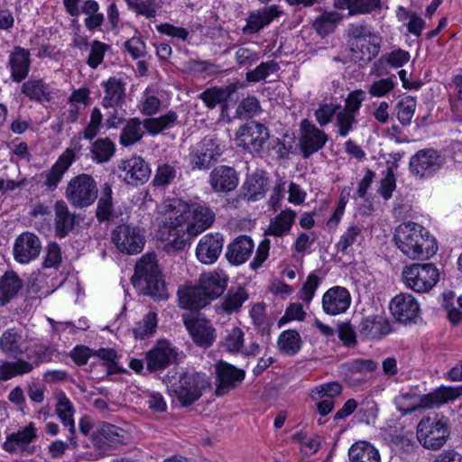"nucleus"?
Here are the masks:
<instances>
[{"label":"nucleus","instance_id":"nucleus-17","mask_svg":"<svg viewBox=\"0 0 462 462\" xmlns=\"http://www.w3.org/2000/svg\"><path fill=\"white\" fill-rule=\"evenodd\" d=\"M389 307L393 316L402 323L414 321L420 312L418 301L410 293L396 295L392 299Z\"/></svg>","mask_w":462,"mask_h":462},{"label":"nucleus","instance_id":"nucleus-30","mask_svg":"<svg viewBox=\"0 0 462 462\" xmlns=\"http://www.w3.org/2000/svg\"><path fill=\"white\" fill-rule=\"evenodd\" d=\"M358 331L366 339H380L392 331L391 324L382 315H370L362 319Z\"/></svg>","mask_w":462,"mask_h":462},{"label":"nucleus","instance_id":"nucleus-64","mask_svg":"<svg viewBox=\"0 0 462 462\" xmlns=\"http://www.w3.org/2000/svg\"><path fill=\"white\" fill-rule=\"evenodd\" d=\"M356 124V116L340 110L336 116V126L338 128V134L341 137H346L349 133L354 130Z\"/></svg>","mask_w":462,"mask_h":462},{"label":"nucleus","instance_id":"nucleus-11","mask_svg":"<svg viewBox=\"0 0 462 462\" xmlns=\"http://www.w3.org/2000/svg\"><path fill=\"white\" fill-rule=\"evenodd\" d=\"M76 160V149L67 148L57 159L50 170L38 175L39 182L49 191L55 190L64 174Z\"/></svg>","mask_w":462,"mask_h":462},{"label":"nucleus","instance_id":"nucleus-32","mask_svg":"<svg viewBox=\"0 0 462 462\" xmlns=\"http://www.w3.org/2000/svg\"><path fill=\"white\" fill-rule=\"evenodd\" d=\"M54 231L59 238L67 236L75 227L76 216L69 209L68 205L63 200H58L54 206Z\"/></svg>","mask_w":462,"mask_h":462},{"label":"nucleus","instance_id":"nucleus-43","mask_svg":"<svg viewBox=\"0 0 462 462\" xmlns=\"http://www.w3.org/2000/svg\"><path fill=\"white\" fill-rule=\"evenodd\" d=\"M178 122V116L174 111H169L159 117L144 119L143 127L152 135H156L164 130L173 128Z\"/></svg>","mask_w":462,"mask_h":462},{"label":"nucleus","instance_id":"nucleus-5","mask_svg":"<svg viewBox=\"0 0 462 462\" xmlns=\"http://www.w3.org/2000/svg\"><path fill=\"white\" fill-rule=\"evenodd\" d=\"M269 138L270 131L264 124L250 121L236 129L234 143L236 147L249 153L259 154Z\"/></svg>","mask_w":462,"mask_h":462},{"label":"nucleus","instance_id":"nucleus-63","mask_svg":"<svg viewBox=\"0 0 462 462\" xmlns=\"http://www.w3.org/2000/svg\"><path fill=\"white\" fill-rule=\"evenodd\" d=\"M128 6L137 14L152 18L156 15L159 8L155 0H134L127 2Z\"/></svg>","mask_w":462,"mask_h":462},{"label":"nucleus","instance_id":"nucleus-49","mask_svg":"<svg viewBox=\"0 0 462 462\" xmlns=\"http://www.w3.org/2000/svg\"><path fill=\"white\" fill-rule=\"evenodd\" d=\"M104 86L106 95L103 98L102 105L106 109H113V111L108 110L106 114L107 119L106 120L105 125L106 128H114L116 127V109L114 108L116 105V79L110 78Z\"/></svg>","mask_w":462,"mask_h":462},{"label":"nucleus","instance_id":"nucleus-46","mask_svg":"<svg viewBox=\"0 0 462 462\" xmlns=\"http://www.w3.org/2000/svg\"><path fill=\"white\" fill-rule=\"evenodd\" d=\"M22 92L30 99L39 102H49L51 99L49 87L42 79H30L24 82Z\"/></svg>","mask_w":462,"mask_h":462},{"label":"nucleus","instance_id":"nucleus-58","mask_svg":"<svg viewBox=\"0 0 462 462\" xmlns=\"http://www.w3.org/2000/svg\"><path fill=\"white\" fill-rule=\"evenodd\" d=\"M244 337L245 334L243 330L238 327H233L230 329H226V335L223 338V346L228 352L237 353L244 346Z\"/></svg>","mask_w":462,"mask_h":462},{"label":"nucleus","instance_id":"nucleus-28","mask_svg":"<svg viewBox=\"0 0 462 462\" xmlns=\"http://www.w3.org/2000/svg\"><path fill=\"white\" fill-rule=\"evenodd\" d=\"M143 245V236L137 227L132 226L117 227V250L128 254H134L141 252Z\"/></svg>","mask_w":462,"mask_h":462},{"label":"nucleus","instance_id":"nucleus-54","mask_svg":"<svg viewBox=\"0 0 462 462\" xmlns=\"http://www.w3.org/2000/svg\"><path fill=\"white\" fill-rule=\"evenodd\" d=\"M112 187L105 183L102 187L101 197L98 200L97 207V217L99 221L108 220L112 217L113 212V199H112Z\"/></svg>","mask_w":462,"mask_h":462},{"label":"nucleus","instance_id":"nucleus-47","mask_svg":"<svg viewBox=\"0 0 462 462\" xmlns=\"http://www.w3.org/2000/svg\"><path fill=\"white\" fill-rule=\"evenodd\" d=\"M180 170L176 162H163L157 167L153 185L156 187H165L174 182Z\"/></svg>","mask_w":462,"mask_h":462},{"label":"nucleus","instance_id":"nucleus-42","mask_svg":"<svg viewBox=\"0 0 462 462\" xmlns=\"http://www.w3.org/2000/svg\"><path fill=\"white\" fill-rule=\"evenodd\" d=\"M337 9H347L349 14H365L381 7V0H334Z\"/></svg>","mask_w":462,"mask_h":462},{"label":"nucleus","instance_id":"nucleus-19","mask_svg":"<svg viewBox=\"0 0 462 462\" xmlns=\"http://www.w3.org/2000/svg\"><path fill=\"white\" fill-rule=\"evenodd\" d=\"M221 153L217 142L211 137H205L190 153V162L194 168L207 169Z\"/></svg>","mask_w":462,"mask_h":462},{"label":"nucleus","instance_id":"nucleus-31","mask_svg":"<svg viewBox=\"0 0 462 462\" xmlns=\"http://www.w3.org/2000/svg\"><path fill=\"white\" fill-rule=\"evenodd\" d=\"M208 182L215 192H229L236 188L238 176L233 168L220 165L210 172Z\"/></svg>","mask_w":462,"mask_h":462},{"label":"nucleus","instance_id":"nucleus-24","mask_svg":"<svg viewBox=\"0 0 462 462\" xmlns=\"http://www.w3.org/2000/svg\"><path fill=\"white\" fill-rule=\"evenodd\" d=\"M178 353L166 340L159 341L156 346L146 354L147 368L150 371L164 369L176 362Z\"/></svg>","mask_w":462,"mask_h":462},{"label":"nucleus","instance_id":"nucleus-40","mask_svg":"<svg viewBox=\"0 0 462 462\" xmlns=\"http://www.w3.org/2000/svg\"><path fill=\"white\" fill-rule=\"evenodd\" d=\"M350 462H381L378 450L367 441L354 443L349 450Z\"/></svg>","mask_w":462,"mask_h":462},{"label":"nucleus","instance_id":"nucleus-26","mask_svg":"<svg viewBox=\"0 0 462 462\" xmlns=\"http://www.w3.org/2000/svg\"><path fill=\"white\" fill-rule=\"evenodd\" d=\"M239 87L238 82H234L222 87L208 88L199 95V98L202 100L207 108L214 109L217 105H221L224 111L227 108V101Z\"/></svg>","mask_w":462,"mask_h":462},{"label":"nucleus","instance_id":"nucleus-2","mask_svg":"<svg viewBox=\"0 0 462 462\" xmlns=\"http://www.w3.org/2000/svg\"><path fill=\"white\" fill-rule=\"evenodd\" d=\"M462 395L460 386H441L438 390L418 396L413 393H403L395 398L397 409L403 414L411 413L418 408H434Z\"/></svg>","mask_w":462,"mask_h":462},{"label":"nucleus","instance_id":"nucleus-61","mask_svg":"<svg viewBox=\"0 0 462 462\" xmlns=\"http://www.w3.org/2000/svg\"><path fill=\"white\" fill-rule=\"evenodd\" d=\"M278 69L279 65L273 60L262 62L254 69L246 73V80L249 82H259L265 79L270 74L276 72Z\"/></svg>","mask_w":462,"mask_h":462},{"label":"nucleus","instance_id":"nucleus-6","mask_svg":"<svg viewBox=\"0 0 462 462\" xmlns=\"http://www.w3.org/2000/svg\"><path fill=\"white\" fill-rule=\"evenodd\" d=\"M97 186L94 178L82 173L73 177L67 184L65 197L75 208H83L92 205L97 198Z\"/></svg>","mask_w":462,"mask_h":462},{"label":"nucleus","instance_id":"nucleus-29","mask_svg":"<svg viewBox=\"0 0 462 462\" xmlns=\"http://www.w3.org/2000/svg\"><path fill=\"white\" fill-rule=\"evenodd\" d=\"M227 281V275L223 272H208L200 275L198 284L206 299L210 302L224 292Z\"/></svg>","mask_w":462,"mask_h":462},{"label":"nucleus","instance_id":"nucleus-7","mask_svg":"<svg viewBox=\"0 0 462 462\" xmlns=\"http://www.w3.org/2000/svg\"><path fill=\"white\" fill-rule=\"evenodd\" d=\"M402 276L407 288L416 292H427L436 285L439 273L432 263H412L403 268Z\"/></svg>","mask_w":462,"mask_h":462},{"label":"nucleus","instance_id":"nucleus-59","mask_svg":"<svg viewBox=\"0 0 462 462\" xmlns=\"http://www.w3.org/2000/svg\"><path fill=\"white\" fill-rule=\"evenodd\" d=\"M142 124L138 119L130 120L122 131L120 143L123 145H131L139 141L143 136Z\"/></svg>","mask_w":462,"mask_h":462},{"label":"nucleus","instance_id":"nucleus-1","mask_svg":"<svg viewBox=\"0 0 462 462\" xmlns=\"http://www.w3.org/2000/svg\"><path fill=\"white\" fill-rule=\"evenodd\" d=\"M393 239L400 251L412 260H427L438 251L435 238L414 222L400 224L395 229Z\"/></svg>","mask_w":462,"mask_h":462},{"label":"nucleus","instance_id":"nucleus-18","mask_svg":"<svg viewBox=\"0 0 462 462\" xmlns=\"http://www.w3.org/2000/svg\"><path fill=\"white\" fill-rule=\"evenodd\" d=\"M36 439V429L31 423L27 427L19 430L17 432L7 436L3 443V448L10 453H20L31 455L34 452V447L30 444Z\"/></svg>","mask_w":462,"mask_h":462},{"label":"nucleus","instance_id":"nucleus-51","mask_svg":"<svg viewBox=\"0 0 462 462\" xmlns=\"http://www.w3.org/2000/svg\"><path fill=\"white\" fill-rule=\"evenodd\" d=\"M353 51L361 52L360 59L369 61L374 59L380 51V40L376 35L366 37L363 40H358L356 42H352Z\"/></svg>","mask_w":462,"mask_h":462},{"label":"nucleus","instance_id":"nucleus-36","mask_svg":"<svg viewBox=\"0 0 462 462\" xmlns=\"http://www.w3.org/2000/svg\"><path fill=\"white\" fill-rule=\"evenodd\" d=\"M40 360L29 362L21 358L15 361H5L0 365V379L7 381L18 375L31 373L40 365Z\"/></svg>","mask_w":462,"mask_h":462},{"label":"nucleus","instance_id":"nucleus-14","mask_svg":"<svg viewBox=\"0 0 462 462\" xmlns=\"http://www.w3.org/2000/svg\"><path fill=\"white\" fill-rule=\"evenodd\" d=\"M217 374L216 394L225 395L237 387L245 379V372L232 365L219 361L215 365Z\"/></svg>","mask_w":462,"mask_h":462},{"label":"nucleus","instance_id":"nucleus-3","mask_svg":"<svg viewBox=\"0 0 462 462\" xmlns=\"http://www.w3.org/2000/svg\"><path fill=\"white\" fill-rule=\"evenodd\" d=\"M132 281L134 286L144 287L148 294L164 297L165 283L155 253H147L136 262Z\"/></svg>","mask_w":462,"mask_h":462},{"label":"nucleus","instance_id":"nucleus-52","mask_svg":"<svg viewBox=\"0 0 462 462\" xmlns=\"http://www.w3.org/2000/svg\"><path fill=\"white\" fill-rule=\"evenodd\" d=\"M341 18L337 12H324L315 19L313 28L319 35L326 36L334 31Z\"/></svg>","mask_w":462,"mask_h":462},{"label":"nucleus","instance_id":"nucleus-50","mask_svg":"<svg viewBox=\"0 0 462 462\" xmlns=\"http://www.w3.org/2000/svg\"><path fill=\"white\" fill-rule=\"evenodd\" d=\"M247 298L248 294L245 289L231 288L221 302V309L227 314L238 311Z\"/></svg>","mask_w":462,"mask_h":462},{"label":"nucleus","instance_id":"nucleus-62","mask_svg":"<svg viewBox=\"0 0 462 462\" xmlns=\"http://www.w3.org/2000/svg\"><path fill=\"white\" fill-rule=\"evenodd\" d=\"M261 112V106L255 97L244 98L237 106L236 114L239 118L253 117Z\"/></svg>","mask_w":462,"mask_h":462},{"label":"nucleus","instance_id":"nucleus-12","mask_svg":"<svg viewBox=\"0 0 462 462\" xmlns=\"http://www.w3.org/2000/svg\"><path fill=\"white\" fill-rule=\"evenodd\" d=\"M189 204L181 199H171L165 201L160 207L161 222L162 226L161 232L166 229L185 227L188 223Z\"/></svg>","mask_w":462,"mask_h":462},{"label":"nucleus","instance_id":"nucleus-13","mask_svg":"<svg viewBox=\"0 0 462 462\" xmlns=\"http://www.w3.org/2000/svg\"><path fill=\"white\" fill-rule=\"evenodd\" d=\"M118 168V178L132 186L144 183L151 173L147 163L141 157L136 156L122 161Z\"/></svg>","mask_w":462,"mask_h":462},{"label":"nucleus","instance_id":"nucleus-25","mask_svg":"<svg viewBox=\"0 0 462 462\" xmlns=\"http://www.w3.org/2000/svg\"><path fill=\"white\" fill-rule=\"evenodd\" d=\"M224 245L223 236L219 233L207 234L203 236L196 249V255L199 262L211 264L220 255Z\"/></svg>","mask_w":462,"mask_h":462},{"label":"nucleus","instance_id":"nucleus-56","mask_svg":"<svg viewBox=\"0 0 462 462\" xmlns=\"http://www.w3.org/2000/svg\"><path fill=\"white\" fill-rule=\"evenodd\" d=\"M397 118L402 125H409L416 110V100L411 96L402 97L396 106Z\"/></svg>","mask_w":462,"mask_h":462},{"label":"nucleus","instance_id":"nucleus-44","mask_svg":"<svg viewBox=\"0 0 462 462\" xmlns=\"http://www.w3.org/2000/svg\"><path fill=\"white\" fill-rule=\"evenodd\" d=\"M364 240V227L361 225H350L341 235L337 243L339 253L347 254L349 248L355 245H360Z\"/></svg>","mask_w":462,"mask_h":462},{"label":"nucleus","instance_id":"nucleus-23","mask_svg":"<svg viewBox=\"0 0 462 462\" xmlns=\"http://www.w3.org/2000/svg\"><path fill=\"white\" fill-rule=\"evenodd\" d=\"M189 219L186 230L189 236H195L208 228L215 219L214 212L206 205L189 204Z\"/></svg>","mask_w":462,"mask_h":462},{"label":"nucleus","instance_id":"nucleus-4","mask_svg":"<svg viewBox=\"0 0 462 462\" xmlns=\"http://www.w3.org/2000/svg\"><path fill=\"white\" fill-rule=\"evenodd\" d=\"M210 386L209 378L201 373H183L178 380L170 382L168 384L169 391L182 406L191 405Z\"/></svg>","mask_w":462,"mask_h":462},{"label":"nucleus","instance_id":"nucleus-37","mask_svg":"<svg viewBox=\"0 0 462 462\" xmlns=\"http://www.w3.org/2000/svg\"><path fill=\"white\" fill-rule=\"evenodd\" d=\"M23 343L22 334L14 328H9L0 337V350L9 356L16 357L25 352Z\"/></svg>","mask_w":462,"mask_h":462},{"label":"nucleus","instance_id":"nucleus-55","mask_svg":"<svg viewBox=\"0 0 462 462\" xmlns=\"http://www.w3.org/2000/svg\"><path fill=\"white\" fill-rule=\"evenodd\" d=\"M114 152V143L108 138H99L92 143L93 159L99 163L109 161Z\"/></svg>","mask_w":462,"mask_h":462},{"label":"nucleus","instance_id":"nucleus-41","mask_svg":"<svg viewBox=\"0 0 462 462\" xmlns=\"http://www.w3.org/2000/svg\"><path fill=\"white\" fill-rule=\"evenodd\" d=\"M115 436V426L105 421H100L96 425V430L92 434V441L98 449L106 452L114 447Z\"/></svg>","mask_w":462,"mask_h":462},{"label":"nucleus","instance_id":"nucleus-48","mask_svg":"<svg viewBox=\"0 0 462 462\" xmlns=\"http://www.w3.org/2000/svg\"><path fill=\"white\" fill-rule=\"evenodd\" d=\"M277 345L282 353L288 356H293L300 349L301 338L296 330H284L279 336Z\"/></svg>","mask_w":462,"mask_h":462},{"label":"nucleus","instance_id":"nucleus-34","mask_svg":"<svg viewBox=\"0 0 462 462\" xmlns=\"http://www.w3.org/2000/svg\"><path fill=\"white\" fill-rule=\"evenodd\" d=\"M178 297L179 304L183 309H201L209 303L199 284H186L180 288L178 290Z\"/></svg>","mask_w":462,"mask_h":462},{"label":"nucleus","instance_id":"nucleus-8","mask_svg":"<svg viewBox=\"0 0 462 462\" xmlns=\"http://www.w3.org/2000/svg\"><path fill=\"white\" fill-rule=\"evenodd\" d=\"M448 435L447 420L443 419L425 417L417 426L418 441L427 449L441 448L446 444Z\"/></svg>","mask_w":462,"mask_h":462},{"label":"nucleus","instance_id":"nucleus-33","mask_svg":"<svg viewBox=\"0 0 462 462\" xmlns=\"http://www.w3.org/2000/svg\"><path fill=\"white\" fill-rule=\"evenodd\" d=\"M254 247V242L249 236H240L227 246L226 259L235 265L245 263L251 256Z\"/></svg>","mask_w":462,"mask_h":462},{"label":"nucleus","instance_id":"nucleus-38","mask_svg":"<svg viewBox=\"0 0 462 462\" xmlns=\"http://www.w3.org/2000/svg\"><path fill=\"white\" fill-rule=\"evenodd\" d=\"M268 189V179L263 172L249 175L243 185L244 194L249 200H259L265 195Z\"/></svg>","mask_w":462,"mask_h":462},{"label":"nucleus","instance_id":"nucleus-27","mask_svg":"<svg viewBox=\"0 0 462 462\" xmlns=\"http://www.w3.org/2000/svg\"><path fill=\"white\" fill-rule=\"evenodd\" d=\"M30 55L29 50L21 46L14 47L10 52L7 67L10 69V78L14 82H22L28 77L31 68Z\"/></svg>","mask_w":462,"mask_h":462},{"label":"nucleus","instance_id":"nucleus-39","mask_svg":"<svg viewBox=\"0 0 462 462\" xmlns=\"http://www.w3.org/2000/svg\"><path fill=\"white\" fill-rule=\"evenodd\" d=\"M23 282L14 272H6L0 277V306L14 299L22 289Z\"/></svg>","mask_w":462,"mask_h":462},{"label":"nucleus","instance_id":"nucleus-53","mask_svg":"<svg viewBox=\"0 0 462 462\" xmlns=\"http://www.w3.org/2000/svg\"><path fill=\"white\" fill-rule=\"evenodd\" d=\"M161 238L166 241L165 250L167 252H175L182 250L186 245L185 235L188 234L185 227L166 229L164 232H161Z\"/></svg>","mask_w":462,"mask_h":462},{"label":"nucleus","instance_id":"nucleus-9","mask_svg":"<svg viewBox=\"0 0 462 462\" xmlns=\"http://www.w3.org/2000/svg\"><path fill=\"white\" fill-rule=\"evenodd\" d=\"M328 140V134L318 128L309 119H302L300 124L299 147L304 158L321 150Z\"/></svg>","mask_w":462,"mask_h":462},{"label":"nucleus","instance_id":"nucleus-21","mask_svg":"<svg viewBox=\"0 0 462 462\" xmlns=\"http://www.w3.org/2000/svg\"><path fill=\"white\" fill-rule=\"evenodd\" d=\"M88 88L74 89L68 98L67 104L60 110V120L65 124H74L79 120V114L89 104Z\"/></svg>","mask_w":462,"mask_h":462},{"label":"nucleus","instance_id":"nucleus-35","mask_svg":"<svg viewBox=\"0 0 462 462\" xmlns=\"http://www.w3.org/2000/svg\"><path fill=\"white\" fill-rule=\"evenodd\" d=\"M296 217V212L291 208L282 210L270 220L269 226L264 231V235L276 237L283 236L291 231Z\"/></svg>","mask_w":462,"mask_h":462},{"label":"nucleus","instance_id":"nucleus-16","mask_svg":"<svg viewBox=\"0 0 462 462\" xmlns=\"http://www.w3.org/2000/svg\"><path fill=\"white\" fill-rule=\"evenodd\" d=\"M184 325L193 341L201 346H209L213 344L216 335L211 323L199 316H184Z\"/></svg>","mask_w":462,"mask_h":462},{"label":"nucleus","instance_id":"nucleus-22","mask_svg":"<svg viewBox=\"0 0 462 462\" xmlns=\"http://www.w3.org/2000/svg\"><path fill=\"white\" fill-rule=\"evenodd\" d=\"M351 303L349 291L341 286L328 289L322 296V310L330 316L345 313Z\"/></svg>","mask_w":462,"mask_h":462},{"label":"nucleus","instance_id":"nucleus-45","mask_svg":"<svg viewBox=\"0 0 462 462\" xmlns=\"http://www.w3.org/2000/svg\"><path fill=\"white\" fill-rule=\"evenodd\" d=\"M55 411L62 424L69 428V434L74 435L76 431L73 420L74 406L70 400L62 392L58 396Z\"/></svg>","mask_w":462,"mask_h":462},{"label":"nucleus","instance_id":"nucleus-10","mask_svg":"<svg viewBox=\"0 0 462 462\" xmlns=\"http://www.w3.org/2000/svg\"><path fill=\"white\" fill-rule=\"evenodd\" d=\"M444 164V158L434 149L417 152L410 160V171L418 179H424L438 171Z\"/></svg>","mask_w":462,"mask_h":462},{"label":"nucleus","instance_id":"nucleus-57","mask_svg":"<svg viewBox=\"0 0 462 462\" xmlns=\"http://www.w3.org/2000/svg\"><path fill=\"white\" fill-rule=\"evenodd\" d=\"M157 323L156 313L149 311L134 327V333L135 337L145 338L152 336L156 331Z\"/></svg>","mask_w":462,"mask_h":462},{"label":"nucleus","instance_id":"nucleus-60","mask_svg":"<svg viewBox=\"0 0 462 462\" xmlns=\"http://www.w3.org/2000/svg\"><path fill=\"white\" fill-rule=\"evenodd\" d=\"M341 392V384L337 382H331L316 386L310 391V396L314 401L326 398L333 400V398L338 396Z\"/></svg>","mask_w":462,"mask_h":462},{"label":"nucleus","instance_id":"nucleus-15","mask_svg":"<svg viewBox=\"0 0 462 462\" xmlns=\"http://www.w3.org/2000/svg\"><path fill=\"white\" fill-rule=\"evenodd\" d=\"M283 11L277 5H271L263 8L256 9L248 14L246 23L242 29L244 34L259 32L268 26L273 20L279 18Z\"/></svg>","mask_w":462,"mask_h":462},{"label":"nucleus","instance_id":"nucleus-20","mask_svg":"<svg viewBox=\"0 0 462 462\" xmlns=\"http://www.w3.org/2000/svg\"><path fill=\"white\" fill-rule=\"evenodd\" d=\"M42 244L39 237L31 232H23L15 239L14 257L20 263H28L40 254Z\"/></svg>","mask_w":462,"mask_h":462}]
</instances>
